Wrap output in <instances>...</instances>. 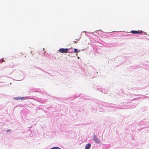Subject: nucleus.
I'll return each instance as SVG.
<instances>
[{
	"mask_svg": "<svg viewBox=\"0 0 149 149\" xmlns=\"http://www.w3.org/2000/svg\"><path fill=\"white\" fill-rule=\"evenodd\" d=\"M68 49L67 48H60L59 50L58 51L62 53H66L68 52Z\"/></svg>",
	"mask_w": 149,
	"mask_h": 149,
	"instance_id": "obj_1",
	"label": "nucleus"
},
{
	"mask_svg": "<svg viewBox=\"0 0 149 149\" xmlns=\"http://www.w3.org/2000/svg\"><path fill=\"white\" fill-rule=\"evenodd\" d=\"M74 43H76L77 42H78V41H74V42H73Z\"/></svg>",
	"mask_w": 149,
	"mask_h": 149,
	"instance_id": "obj_9",
	"label": "nucleus"
},
{
	"mask_svg": "<svg viewBox=\"0 0 149 149\" xmlns=\"http://www.w3.org/2000/svg\"><path fill=\"white\" fill-rule=\"evenodd\" d=\"M51 149H61L58 147H54L53 148H52Z\"/></svg>",
	"mask_w": 149,
	"mask_h": 149,
	"instance_id": "obj_6",
	"label": "nucleus"
},
{
	"mask_svg": "<svg viewBox=\"0 0 149 149\" xmlns=\"http://www.w3.org/2000/svg\"><path fill=\"white\" fill-rule=\"evenodd\" d=\"M80 52V51L77 49H74V52L75 53H78Z\"/></svg>",
	"mask_w": 149,
	"mask_h": 149,
	"instance_id": "obj_5",
	"label": "nucleus"
},
{
	"mask_svg": "<svg viewBox=\"0 0 149 149\" xmlns=\"http://www.w3.org/2000/svg\"><path fill=\"white\" fill-rule=\"evenodd\" d=\"M10 131H11V130H10L9 129V130H7V132H10Z\"/></svg>",
	"mask_w": 149,
	"mask_h": 149,
	"instance_id": "obj_10",
	"label": "nucleus"
},
{
	"mask_svg": "<svg viewBox=\"0 0 149 149\" xmlns=\"http://www.w3.org/2000/svg\"><path fill=\"white\" fill-rule=\"evenodd\" d=\"M91 145L90 143L86 145L85 149H89L91 147Z\"/></svg>",
	"mask_w": 149,
	"mask_h": 149,
	"instance_id": "obj_4",
	"label": "nucleus"
},
{
	"mask_svg": "<svg viewBox=\"0 0 149 149\" xmlns=\"http://www.w3.org/2000/svg\"><path fill=\"white\" fill-rule=\"evenodd\" d=\"M15 99L16 100H18L19 99V98L18 97H16V98H15Z\"/></svg>",
	"mask_w": 149,
	"mask_h": 149,
	"instance_id": "obj_11",
	"label": "nucleus"
},
{
	"mask_svg": "<svg viewBox=\"0 0 149 149\" xmlns=\"http://www.w3.org/2000/svg\"><path fill=\"white\" fill-rule=\"evenodd\" d=\"M21 99L22 100H24L25 99V98L24 97H22L21 98H19V99Z\"/></svg>",
	"mask_w": 149,
	"mask_h": 149,
	"instance_id": "obj_7",
	"label": "nucleus"
},
{
	"mask_svg": "<svg viewBox=\"0 0 149 149\" xmlns=\"http://www.w3.org/2000/svg\"><path fill=\"white\" fill-rule=\"evenodd\" d=\"M142 32H143V31H136L133 30V31H131V33H134V34H135V33H137V34L140 33H142Z\"/></svg>",
	"mask_w": 149,
	"mask_h": 149,
	"instance_id": "obj_2",
	"label": "nucleus"
},
{
	"mask_svg": "<svg viewBox=\"0 0 149 149\" xmlns=\"http://www.w3.org/2000/svg\"><path fill=\"white\" fill-rule=\"evenodd\" d=\"M4 61H5L4 60V59H3V58H2V61H1V62L2 63L3 62H4Z\"/></svg>",
	"mask_w": 149,
	"mask_h": 149,
	"instance_id": "obj_8",
	"label": "nucleus"
},
{
	"mask_svg": "<svg viewBox=\"0 0 149 149\" xmlns=\"http://www.w3.org/2000/svg\"><path fill=\"white\" fill-rule=\"evenodd\" d=\"M93 140L97 143H99L100 142V141L99 139L95 136H94L93 137Z\"/></svg>",
	"mask_w": 149,
	"mask_h": 149,
	"instance_id": "obj_3",
	"label": "nucleus"
}]
</instances>
